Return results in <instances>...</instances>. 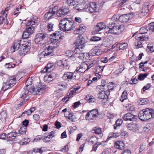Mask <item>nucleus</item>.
<instances>
[{"label":"nucleus","instance_id":"24","mask_svg":"<svg viewBox=\"0 0 154 154\" xmlns=\"http://www.w3.org/2000/svg\"><path fill=\"white\" fill-rule=\"evenodd\" d=\"M114 146L117 149L123 150L124 148L125 145L122 141L118 140L115 142Z\"/></svg>","mask_w":154,"mask_h":154},{"label":"nucleus","instance_id":"26","mask_svg":"<svg viewBox=\"0 0 154 154\" xmlns=\"http://www.w3.org/2000/svg\"><path fill=\"white\" fill-rule=\"evenodd\" d=\"M98 139L96 136H91L86 139V141L90 144H93L97 142Z\"/></svg>","mask_w":154,"mask_h":154},{"label":"nucleus","instance_id":"16","mask_svg":"<svg viewBox=\"0 0 154 154\" xmlns=\"http://www.w3.org/2000/svg\"><path fill=\"white\" fill-rule=\"evenodd\" d=\"M22 41L17 40L14 41V44L11 46L10 49L11 52L13 53L16 51L20 50L21 42Z\"/></svg>","mask_w":154,"mask_h":154},{"label":"nucleus","instance_id":"64","mask_svg":"<svg viewBox=\"0 0 154 154\" xmlns=\"http://www.w3.org/2000/svg\"><path fill=\"white\" fill-rule=\"evenodd\" d=\"M54 95L56 96H61L63 95V93L61 91L59 90H57L56 91H55L54 93Z\"/></svg>","mask_w":154,"mask_h":154},{"label":"nucleus","instance_id":"56","mask_svg":"<svg viewBox=\"0 0 154 154\" xmlns=\"http://www.w3.org/2000/svg\"><path fill=\"white\" fill-rule=\"evenodd\" d=\"M148 31V29L145 27H142L141 28L140 30L139 33L141 34H143L146 33Z\"/></svg>","mask_w":154,"mask_h":154},{"label":"nucleus","instance_id":"45","mask_svg":"<svg viewBox=\"0 0 154 154\" xmlns=\"http://www.w3.org/2000/svg\"><path fill=\"white\" fill-rule=\"evenodd\" d=\"M77 90V88H71L69 91L68 93V95L69 96L70 95H72L76 93V91Z\"/></svg>","mask_w":154,"mask_h":154},{"label":"nucleus","instance_id":"46","mask_svg":"<svg viewBox=\"0 0 154 154\" xmlns=\"http://www.w3.org/2000/svg\"><path fill=\"white\" fill-rule=\"evenodd\" d=\"M102 144L101 142H98V140L97 141V142L95 143V144L93 146V150L95 151L97 150L98 146L101 145Z\"/></svg>","mask_w":154,"mask_h":154},{"label":"nucleus","instance_id":"40","mask_svg":"<svg viewBox=\"0 0 154 154\" xmlns=\"http://www.w3.org/2000/svg\"><path fill=\"white\" fill-rule=\"evenodd\" d=\"M92 131H94L96 134H100L102 133V130L101 128L98 127H95L93 129Z\"/></svg>","mask_w":154,"mask_h":154},{"label":"nucleus","instance_id":"3","mask_svg":"<svg viewBox=\"0 0 154 154\" xmlns=\"http://www.w3.org/2000/svg\"><path fill=\"white\" fill-rule=\"evenodd\" d=\"M46 88L45 86L42 87L40 84L37 83V84L34 85L29 89L30 93L32 95H40L43 93L45 90Z\"/></svg>","mask_w":154,"mask_h":154},{"label":"nucleus","instance_id":"52","mask_svg":"<svg viewBox=\"0 0 154 154\" xmlns=\"http://www.w3.org/2000/svg\"><path fill=\"white\" fill-rule=\"evenodd\" d=\"M79 65L80 66L79 67V72H81V68L84 69L86 68V67L87 66V64L86 63L84 62H83L82 63H79Z\"/></svg>","mask_w":154,"mask_h":154},{"label":"nucleus","instance_id":"23","mask_svg":"<svg viewBox=\"0 0 154 154\" xmlns=\"http://www.w3.org/2000/svg\"><path fill=\"white\" fill-rule=\"evenodd\" d=\"M55 64L54 63H49L44 69L43 71L45 73L49 72L53 70Z\"/></svg>","mask_w":154,"mask_h":154},{"label":"nucleus","instance_id":"20","mask_svg":"<svg viewBox=\"0 0 154 154\" xmlns=\"http://www.w3.org/2000/svg\"><path fill=\"white\" fill-rule=\"evenodd\" d=\"M76 77L75 75H73V73L68 72L65 73L62 77V78L65 80H68V81H69V80L75 79Z\"/></svg>","mask_w":154,"mask_h":154},{"label":"nucleus","instance_id":"34","mask_svg":"<svg viewBox=\"0 0 154 154\" xmlns=\"http://www.w3.org/2000/svg\"><path fill=\"white\" fill-rule=\"evenodd\" d=\"M9 83L10 85V86L12 87L14 86L16 83V79L14 76L9 77L7 80Z\"/></svg>","mask_w":154,"mask_h":154},{"label":"nucleus","instance_id":"4","mask_svg":"<svg viewBox=\"0 0 154 154\" xmlns=\"http://www.w3.org/2000/svg\"><path fill=\"white\" fill-rule=\"evenodd\" d=\"M48 35L45 32H40L35 35L34 41L35 43L43 44L45 43L48 38Z\"/></svg>","mask_w":154,"mask_h":154},{"label":"nucleus","instance_id":"5","mask_svg":"<svg viewBox=\"0 0 154 154\" xmlns=\"http://www.w3.org/2000/svg\"><path fill=\"white\" fill-rule=\"evenodd\" d=\"M31 43L28 41H21L20 50L18 53L20 55H25L30 48Z\"/></svg>","mask_w":154,"mask_h":154},{"label":"nucleus","instance_id":"43","mask_svg":"<svg viewBox=\"0 0 154 154\" xmlns=\"http://www.w3.org/2000/svg\"><path fill=\"white\" fill-rule=\"evenodd\" d=\"M25 30L30 35L33 34L35 31L34 27L33 26L29 27Z\"/></svg>","mask_w":154,"mask_h":154},{"label":"nucleus","instance_id":"22","mask_svg":"<svg viewBox=\"0 0 154 154\" xmlns=\"http://www.w3.org/2000/svg\"><path fill=\"white\" fill-rule=\"evenodd\" d=\"M77 1L74 0H67L66 4L67 8H69V7L73 8H76L77 5Z\"/></svg>","mask_w":154,"mask_h":154},{"label":"nucleus","instance_id":"21","mask_svg":"<svg viewBox=\"0 0 154 154\" xmlns=\"http://www.w3.org/2000/svg\"><path fill=\"white\" fill-rule=\"evenodd\" d=\"M8 8H6L4 11H2L0 13V21L3 23L6 19L7 15L8 13Z\"/></svg>","mask_w":154,"mask_h":154},{"label":"nucleus","instance_id":"17","mask_svg":"<svg viewBox=\"0 0 154 154\" xmlns=\"http://www.w3.org/2000/svg\"><path fill=\"white\" fill-rule=\"evenodd\" d=\"M58 7L55 6L53 8L51 12L49 11L44 16V17L46 20H49L52 17L53 15L55 14L57 11Z\"/></svg>","mask_w":154,"mask_h":154},{"label":"nucleus","instance_id":"19","mask_svg":"<svg viewBox=\"0 0 154 154\" xmlns=\"http://www.w3.org/2000/svg\"><path fill=\"white\" fill-rule=\"evenodd\" d=\"M54 131H52L50 133H45L42 138L43 141L46 143L49 142L54 136Z\"/></svg>","mask_w":154,"mask_h":154},{"label":"nucleus","instance_id":"61","mask_svg":"<svg viewBox=\"0 0 154 154\" xmlns=\"http://www.w3.org/2000/svg\"><path fill=\"white\" fill-rule=\"evenodd\" d=\"M27 89L26 88V87H25L24 88V90L23 91V94L22 96H23L24 95H26L28 94H29L28 95H30V94H29L30 93L29 92V90H27Z\"/></svg>","mask_w":154,"mask_h":154},{"label":"nucleus","instance_id":"11","mask_svg":"<svg viewBox=\"0 0 154 154\" xmlns=\"http://www.w3.org/2000/svg\"><path fill=\"white\" fill-rule=\"evenodd\" d=\"M126 127L128 130L134 132H136L140 128L141 125L139 123H131L128 124Z\"/></svg>","mask_w":154,"mask_h":154},{"label":"nucleus","instance_id":"47","mask_svg":"<svg viewBox=\"0 0 154 154\" xmlns=\"http://www.w3.org/2000/svg\"><path fill=\"white\" fill-rule=\"evenodd\" d=\"M85 99L87 101L88 103H91L95 102L96 100L94 97H92L91 98V97H85Z\"/></svg>","mask_w":154,"mask_h":154},{"label":"nucleus","instance_id":"62","mask_svg":"<svg viewBox=\"0 0 154 154\" xmlns=\"http://www.w3.org/2000/svg\"><path fill=\"white\" fill-rule=\"evenodd\" d=\"M120 100L122 102H127L128 101L127 97H119V98Z\"/></svg>","mask_w":154,"mask_h":154},{"label":"nucleus","instance_id":"7","mask_svg":"<svg viewBox=\"0 0 154 154\" xmlns=\"http://www.w3.org/2000/svg\"><path fill=\"white\" fill-rule=\"evenodd\" d=\"M109 27H111V33L117 34L123 30L124 27L123 25H117L115 23L112 22L109 23Z\"/></svg>","mask_w":154,"mask_h":154},{"label":"nucleus","instance_id":"29","mask_svg":"<svg viewBox=\"0 0 154 154\" xmlns=\"http://www.w3.org/2000/svg\"><path fill=\"white\" fill-rule=\"evenodd\" d=\"M108 88L109 90L105 91L102 90L100 91L99 93L98 94V95L99 96L101 95L102 96H105V95L107 96H109L110 94L109 90H112L114 89V87L113 86L112 88H110L109 86H108Z\"/></svg>","mask_w":154,"mask_h":154},{"label":"nucleus","instance_id":"14","mask_svg":"<svg viewBox=\"0 0 154 154\" xmlns=\"http://www.w3.org/2000/svg\"><path fill=\"white\" fill-rule=\"evenodd\" d=\"M106 28V25L103 23H99L94 26L92 32L93 34H97L99 32Z\"/></svg>","mask_w":154,"mask_h":154},{"label":"nucleus","instance_id":"18","mask_svg":"<svg viewBox=\"0 0 154 154\" xmlns=\"http://www.w3.org/2000/svg\"><path fill=\"white\" fill-rule=\"evenodd\" d=\"M54 48L52 46L49 45L48 47L45 48V49L44 51L42 52V54L44 56H53L54 54Z\"/></svg>","mask_w":154,"mask_h":154},{"label":"nucleus","instance_id":"30","mask_svg":"<svg viewBox=\"0 0 154 154\" xmlns=\"http://www.w3.org/2000/svg\"><path fill=\"white\" fill-rule=\"evenodd\" d=\"M60 44V42L58 39H53L51 40L50 45L52 46L54 48L58 47Z\"/></svg>","mask_w":154,"mask_h":154},{"label":"nucleus","instance_id":"15","mask_svg":"<svg viewBox=\"0 0 154 154\" xmlns=\"http://www.w3.org/2000/svg\"><path fill=\"white\" fill-rule=\"evenodd\" d=\"M74 44L75 45L76 47L75 48L74 52H75V53L73 54V52L71 51H66V54L67 56L71 58V59L73 60H74L76 59V57L77 52H75V51H76V49H77V42L76 41H75L74 42Z\"/></svg>","mask_w":154,"mask_h":154},{"label":"nucleus","instance_id":"9","mask_svg":"<svg viewBox=\"0 0 154 154\" xmlns=\"http://www.w3.org/2000/svg\"><path fill=\"white\" fill-rule=\"evenodd\" d=\"M66 6L60 8L56 12V15L59 17H62L67 14L69 12V8Z\"/></svg>","mask_w":154,"mask_h":154},{"label":"nucleus","instance_id":"13","mask_svg":"<svg viewBox=\"0 0 154 154\" xmlns=\"http://www.w3.org/2000/svg\"><path fill=\"white\" fill-rule=\"evenodd\" d=\"M99 115L98 110L97 109H94L87 113L86 115L87 118L94 120L98 117Z\"/></svg>","mask_w":154,"mask_h":154},{"label":"nucleus","instance_id":"60","mask_svg":"<svg viewBox=\"0 0 154 154\" xmlns=\"http://www.w3.org/2000/svg\"><path fill=\"white\" fill-rule=\"evenodd\" d=\"M111 27H109V24L108 25V26H106V28H104L105 29V32L107 34H109V33H111Z\"/></svg>","mask_w":154,"mask_h":154},{"label":"nucleus","instance_id":"2","mask_svg":"<svg viewBox=\"0 0 154 154\" xmlns=\"http://www.w3.org/2000/svg\"><path fill=\"white\" fill-rule=\"evenodd\" d=\"M154 116L153 110L151 109L146 108L141 111L139 113L138 117L142 121L148 120Z\"/></svg>","mask_w":154,"mask_h":154},{"label":"nucleus","instance_id":"35","mask_svg":"<svg viewBox=\"0 0 154 154\" xmlns=\"http://www.w3.org/2000/svg\"><path fill=\"white\" fill-rule=\"evenodd\" d=\"M11 87L10 86V84H9L7 80L6 82H4L3 84V86L1 92L2 91H4Z\"/></svg>","mask_w":154,"mask_h":154},{"label":"nucleus","instance_id":"1","mask_svg":"<svg viewBox=\"0 0 154 154\" xmlns=\"http://www.w3.org/2000/svg\"><path fill=\"white\" fill-rule=\"evenodd\" d=\"M76 25V23H75L73 20L64 18L60 21L59 26L61 31H69L73 29Z\"/></svg>","mask_w":154,"mask_h":154},{"label":"nucleus","instance_id":"28","mask_svg":"<svg viewBox=\"0 0 154 154\" xmlns=\"http://www.w3.org/2000/svg\"><path fill=\"white\" fill-rule=\"evenodd\" d=\"M150 102V100L149 98H140L138 100V102L140 105H143L148 104Z\"/></svg>","mask_w":154,"mask_h":154},{"label":"nucleus","instance_id":"58","mask_svg":"<svg viewBox=\"0 0 154 154\" xmlns=\"http://www.w3.org/2000/svg\"><path fill=\"white\" fill-rule=\"evenodd\" d=\"M42 152L41 149H36L34 150L32 152V154H41Z\"/></svg>","mask_w":154,"mask_h":154},{"label":"nucleus","instance_id":"48","mask_svg":"<svg viewBox=\"0 0 154 154\" xmlns=\"http://www.w3.org/2000/svg\"><path fill=\"white\" fill-rule=\"evenodd\" d=\"M148 61H146L144 62H141L139 63V68H140V70L143 71H145V69L144 68V64H146L147 63Z\"/></svg>","mask_w":154,"mask_h":154},{"label":"nucleus","instance_id":"36","mask_svg":"<svg viewBox=\"0 0 154 154\" xmlns=\"http://www.w3.org/2000/svg\"><path fill=\"white\" fill-rule=\"evenodd\" d=\"M146 50L148 53H152L154 51V45L152 44H148Z\"/></svg>","mask_w":154,"mask_h":154},{"label":"nucleus","instance_id":"59","mask_svg":"<svg viewBox=\"0 0 154 154\" xmlns=\"http://www.w3.org/2000/svg\"><path fill=\"white\" fill-rule=\"evenodd\" d=\"M151 86V85L150 83H148L145 85L144 86L142 90L144 91L146 90H147L149 89Z\"/></svg>","mask_w":154,"mask_h":154},{"label":"nucleus","instance_id":"49","mask_svg":"<svg viewBox=\"0 0 154 154\" xmlns=\"http://www.w3.org/2000/svg\"><path fill=\"white\" fill-rule=\"evenodd\" d=\"M26 127H22L19 130V134H23L26 133Z\"/></svg>","mask_w":154,"mask_h":154},{"label":"nucleus","instance_id":"51","mask_svg":"<svg viewBox=\"0 0 154 154\" xmlns=\"http://www.w3.org/2000/svg\"><path fill=\"white\" fill-rule=\"evenodd\" d=\"M134 45L135 46L136 48L138 49L143 47L142 43L140 42H134Z\"/></svg>","mask_w":154,"mask_h":154},{"label":"nucleus","instance_id":"57","mask_svg":"<svg viewBox=\"0 0 154 154\" xmlns=\"http://www.w3.org/2000/svg\"><path fill=\"white\" fill-rule=\"evenodd\" d=\"M87 54L85 53H80L79 57L81 59L85 60V59H86L85 56H87Z\"/></svg>","mask_w":154,"mask_h":154},{"label":"nucleus","instance_id":"53","mask_svg":"<svg viewBox=\"0 0 154 154\" xmlns=\"http://www.w3.org/2000/svg\"><path fill=\"white\" fill-rule=\"evenodd\" d=\"M32 82H33V81H32V80L31 78H29L28 79L26 82V87L27 89L28 88V87L29 85H31L32 84Z\"/></svg>","mask_w":154,"mask_h":154},{"label":"nucleus","instance_id":"39","mask_svg":"<svg viewBox=\"0 0 154 154\" xmlns=\"http://www.w3.org/2000/svg\"><path fill=\"white\" fill-rule=\"evenodd\" d=\"M18 135V133L16 132H12L9 133H8L7 134V138H12L13 137H15L17 136Z\"/></svg>","mask_w":154,"mask_h":154},{"label":"nucleus","instance_id":"42","mask_svg":"<svg viewBox=\"0 0 154 154\" xmlns=\"http://www.w3.org/2000/svg\"><path fill=\"white\" fill-rule=\"evenodd\" d=\"M83 2H79L78 4V11H79L85 9V6Z\"/></svg>","mask_w":154,"mask_h":154},{"label":"nucleus","instance_id":"38","mask_svg":"<svg viewBox=\"0 0 154 154\" xmlns=\"http://www.w3.org/2000/svg\"><path fill=\"white\" fill-rule=\"evenodd\" d=\"M128 45L127 43H120L118 45V47L119 48V50H124L127 48Z\"/></svg>","mask_w":154,"mask_h":154},{"label":"nucleus","instance_id":"12","mask_svg":"<svg viewBox=\"0 0 154 154\" xmlns=\"http://www.w3.org/2000/svg\"><path fill=\"white\" fill-rule=\"evenodd\" d=\"M134 13H133L127 14H123L119 16V21L122 23H126L132 19L134 16Z\"/></svg>","mask_w":154,"mask_h":154},{"label":"nucleus","instance_id":"41","mask_svg":"<svg viewBox=\"0 0 154 154\" xmlns=\"http://www.w3.org/2000/svg\"><path fill=\"white\" fill-rule=\"evenodd\" d=\"M36 23V20H35L33 18L32 19L30 20H27L26 23V24L27 26H29L30 25L32 26L34 25Z\"/></svg>","mask_w":154,"mask_h":154},{"label":"nucleus","instance_id":"32","mask_svg":"<svg viewBox=\"0 0 154 154\" xmlns=\"http://www.w3.org/2000/svg\"><path fill=\"white\" fill-rule=\"evenodd\" d=\"M85 31V27L83 24H82L79 26L78 28V34L83 33Z\"/></svg>","mask_w":154,"mask_h":154},{"label":"nucleus","instance_id":"44","mask_svg":"<svg viewBox=\"0 0 154 154\" xmlns=\"http://www.w3.org/2000/svg\"><path fill=\"white\" fill-rule=\"evenodd\" d=\"M148 75L147 73L144 74L140 73L138 75V79L140 81L143 80Z\"/></svg>","mask_w":154,"mask_h":154},{"label":"nucleus","instance_id":"10","mask_svg":"<svg viewBox=\"0 0 154 154\" xmlns=\"http://www.w3.org/2000/svg\"><path fill=\"white\" fill-rule=\"evenodd\" d=\"M122 118L125 121L132 122L136 121L138 119V117L137 116L132 114L130 113L125 114Z\"/></svg>","mask_w":154,"mask_h":154},{"label":"nucleus","instance_id":"33","mask_svg":"<svg viewBox=\"0 0 154 154\" xmlns=\"http://www.w3.org/2000/svg\"><path fill=\"white\" fill-rule=\"evenodd\" d=\"M135 38L138 40L144 41H147L148 39V37L146 35H143L142 36H136Z\"/></svg>","mask_w":154,"mask_h":154},{"label":"nucleus","instance_id":"6","mask_svg":"<svg viewBox=\"0 0 154 154\" xmlns=\"http://www.w3.org/2000/svg\"><path fill=\"white\" fill-rule=\"evenodd\" d=\"M102 8V6L94 2H91L85 6V9L89 11L91 13L98 11Z\"/></svg>","mask_w":154,"mask_h":154},{"label":"nucleus","instance_id":"54","mask_svg":"<svg viewBox=\"0 0 154 154\" xmlns=\"http://www.w3.org/2000/svg\"><path fill=\"white\" fill-rule=\"evenodd\" d=\"M30 35V34L28 33V32H26V30H25L23 32L22 37L24 39H26L28 38Z\"/></svg>","mask_w":154,"mask_h":154},{"label":"nucleus","instance_id":"25","mask_svg":"<svg viewBox=\"0 0 154 154\" xmlns=\"http://www.w3.org/2000/svg\"><path fill=\"white\" fill-rule=\"evenodd\" d=\"M149 7V3L147 2L145 3L141 10V13L143 16H145L148 12V8Z\"/></svg>","mask_w":154,"mask_h":154},{"label":"nucleus","instance_id":"55","mask_svg":"<svg viewBox=\"0 0 154 154\" xmlns=\"http://www.w3.org/2000/svg\"><path fill=\"white\" fill-rule=\"evenodd\" d=\"M101 38L99 37L96 36H92L91 38V40L93 41H98L101 40Z\"/></svg>","mask_w":154,"mask_h":154},{"label":"nucleus","instance_id":"50","mask_svg":"<svg viewBox=\"0 0 154 154\" xmlns=\"http://www.w3.org/2000/svg\"><path fill=\"white\" fill-rule=\"evenodd\" d=\"M15 66V64H13L11 62L9 63H6L5 65V67L7 68H14Z\"/></svg>","mask_w":154,"mask_h":154},{"label":"nucleus","instance_id":"37","mask_svg":"<svg viewBox=\"0 0 154 154\" xmlns=\"http://www.w3.org/2000/svg\"><path fill=\"white\" fill-rule=\"evenodd\" d=\"M122 120L121 119H118L116 121L115 124L114 125V129H116L117 127L120 126L122 123Z\"/></svg>","mask_w":154,"mask_h":154},{"label":"nucleus","instance_id":"27","mask_svg":"<svg viewBox=\"0 0 154 154\" xmlns=\"http://www.w3.org/2000/svg\"><path fill=\"white\" fill-rule=\"evenodd\" d=\"M54 24L53 23L49 22L48 23L46 27L45 28H44V26L42 25L41 26V28L44 30H48L49 32H50L54 30Z\"/></svg>","mask_w":154,"mask_h":154},{"label":"nucleus","instance_id":"8","mask_svg":"<svg viewBox=\"0 0 154 154\" xmlns=\"http://www.w3.org/2000/svg\"><path fill=\"white\" fill-rule=\"evenodd\" d=\"M88 42L86 38L83 37L81 35L78 36V49L83 48L85 46V43Z\"/></svg>","mask_w":154,"mask_h":154},{"label":"nucleus","instance_id":"63","mask_svg":"<svg viewBox=\"0 0 154 154\" xmlns=\"http://www.w3.org/2000/svg\"><path fill=\"white\" fill-rule=\"evenodd\" d=\"M149 29L151 32H154V22L150 23Z\"/></svg>","mask_w":154,"mask_h":154},{"label":"nucleus","instance_id":"31","mask_svg":"<svg viewBox=\"0 0 154 154\" xmlns=\"http://www.w3.org/2000/svg\"><path fill=\"white\" fill-rule=\"evenodd\" d=\"M7 117V114L5 112L3 111L1 112L0 113V123L5 122Z\"/></svg>","mask_w":154,"mask_h":154}]
</instances>
